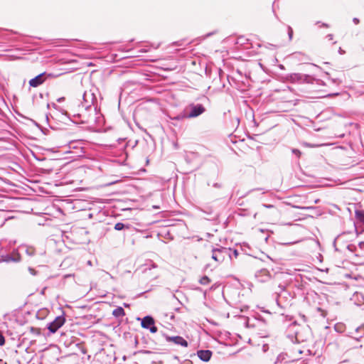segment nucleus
Returning <instances> with one entry per match:
<instances>
[{
	"mask_svg": "<svg viewBox=\"0 0 364 364\" xmlns=\"http://www.w3.org/2000/svg\"><path fill=\"white\" fill-rule=\"evenodd\" d=\"M292 33H293V31H292V29L290 28H289V35L290 38H291V37H292Z\"/></svg>",
	"mask_w": 364,
	"mask_h": 364,
	"instance_id": "a211bd4d",
	"label": "nucleus"
},
{
	"mask_svg": "<svg viewBox=\"0 0 364 364\" xmlns=\"http://www.w3.org/2000/svg\"><path fill=\"white\" fill-rule=\"evenodd\" d=\"M322 26L328 27V25H326V24H322Z\"/></svg>",
	"mask_w": 364,
	"mask_h": 364,
	"instance_id": "aec40b11",
	"label": "nucleus"
},
{
	"mask_svg": "<svg viewBox=\"0 0 364 364\" xmlns=\"http://www.w3.org/2000/svg\"><path fill=\"white\" fill-rule=\"evenodd\" d=\"M112 314L115 317H120V316H124L125 315V312H124V310L123 309V308L117 307V309H115L113 311Z\"/></svg>",
	"mask_w": 364,
	"mask_h": 364,
	"instance_id": "6e6552de",
	"label": "nucleus"
},
{
	"mask_svg": "<svg viewBox=\"0 0 364 364\" xmlns=\"http://www.w3.org/2000/svg\"><path fill=\"white\" fill-rule=\"evenodd\" d=\"M292 152L295 154L298 157L301 156V152L298 149H293Z\"/></svg>",
	"mask_w": 364,
	"mask_h": 364,
	"instance_id": "dca6fc26",
	"label": "nucleus"
},
{
	"mask_svg": "<svg viewBox=\"0 0 364 364\" xmlns=\"http://www.w3.org/2000/svg\"><path fill=\"white\" fill-rule=\"evenodd\" d=\"M197 354L199 358L205 362L210 360L212 356V352L209 350H198Z\"/></svg>",
	"mask_w": 364,
	"mask_h": 364,
	"instance_id": "39448f33",
	"label": "nucleus"
},
{
	"mask_svg": "<svg viewBox=\"0 0 364 364\" xmlns=\"http://www.w3.org/2000/svg\"><path fill=\"white\" fill-rule=\"evenodd\" d=\"M5 343V338L2 333L0 332V346H3Z\"/></svg>",
	"mask_w": 364,
	"mask_h": 364,
	"instance_id": "2eb2a0df",
	"label": "nucleus"
},
{
	"mask_svg": "<svg viewBox=\"0 0 364 364\" xmlns=\"http://www.w3.org/2000/svg\"><path fill=\"white\" fill-rule=\"evenodd\" d=\"M55 77V75L52 73L46 74V73H43L31 79L28 83L31 87H37L42 85L46 81V78H53Z\"/></svg>",
	"mask_w": 364,
	"mask_h": 364,
	"instance_id": "f257e3e1",
	"label": "nucleus"
},
{
	"mask_svg": "<svg viewBox=\"0 0 364 364\" xmlns=\"http://www.w3.org/2000/svg\"><path fill=\"white\" fill-rule=\"evenodd\" d=\"M166 340L168 342L174 343L176 345H180L183 347L188 346V342L181 336H166Z\"/></svg>",
	"mask_w": 364,
	"mask_h": 364,
	"instance_id": "7ed1b4c3",
	"label": "nucleus"
},
{
	"mask_svg": "<svg viewBox=\"0 0 364 364\" xmlns=\"http://www.w3.org/2000/svg\"><path fill=\"white\" fill-rule=\"evenodd\" d=\"M210 282L211 279L207 276L202 277L199 280V283L205 286L208 285Z\"/></svg>",
	"mask_w": 364,
	"mask_h": 364,
	"instance_id": "9d476101",
	"label": "nucleus"
},
{
	"mask_svg": "<svg viewBox=\"0 0 364 364\" xmlns=\"http://www.w3.org/2000/svg\"><path fill=\"white\" fill-rule=\"evenodd\" d=\"M29 254H31V255L33 254V251L29 252Z\"/></svg>",
	"mask_w": 364,
	"mask_h": 364,
	"instance_id": "4be33fe9",
	"label": "nucleus"
},
{
	"mask_svg": "<svg viewBox=\"0 0 364 364\" xmlns=\"http://www.w3.org/2000/svg\"><path fill=\"white\" fill-rule=\"evenodd\" d=\"M124 227H125V225H124L123 223H116V224H115V225H114V229H115L116 230H122V229H124Z\"/></svg>",
	"mask_w": 364,
	"mask_h": 364,
	"instance_id": "9b49d317",
	"label": "nucleus"
},
{
	"mask_svg": "<svg viewBox=\"0 0 364 364\" xmlns=\"http://www.w3.org/2000/svg\"><path fill=\"white\" fill-rule=\"evenodd\" d=\"M149 328H150V331H151V333H156V332H157V331H158L157 327H156V326H154V324L153 326H150Z\"/></svg>",
	"mask_w": 364,
	"mask_h": 364,
	"instance_id": "4468645a",
	"label": "nucleus"
},
{
	"mask_svg": "<svg viewBox=\"0 0 364 364\" xmlns=\"http://www.w3.org/2000/svg\"><path fill=\"white\" fill-rule=\"evenodd\" d=\"M31 331L36 335H40L41 334V330L40 328H34V327H31Z\"/></svg>",
	"mask_w": 364,
	"mask_h": 364,
	"instance_id": "ddd939ff",
	"label": "nucleus"
},
{
	"mask_svg": "<svg viewBox=\"0 0 364 364\" xmlns=\"http://www.w3.org/2000/svg\"><path fill=\"white\" fill-rule=\"evenodd\" d=\"M264 207L265 208H272V209H275L276 212L278 213L279 211L277 210V208L272 205H264Z\"/></svg>",
	"mask_w": 364,
	"mask_h": 364,
	"instance_id": "f3484780",
	"label": "nucleus"
},
{
	"mask_svg": "<svg viewBox=\"0 0 364 364\" xmlns=\"http://www.w3.org/2000/svg\"><path fill=\"white\" fill-rule=\"evenodd\" d=\"M326 38L328 41H332V43H336V41H334V36H333V34H332V33L328 34V35L326 37Z\"/></svg>",
	"mask_w": 364,
	"mask_h": 364,
	"instance_id": "f8f14e48",
	"label": "nucleus"
},
{
	"mask_svg": "<svg viewBox=\"0 0 364 364\" xmlns=\"http://www.w3.org/2000/svg\"><path fill=\"white\" fill-rule=\"evenodd\" d=\"M65 320L62 316H58L53 321L49 323L48 330L54 333H55L65 323Z\"/></svg>",
	"mask_w": 364,
	"mask_h": 364,
	"instance_id": "f03ea898",
	"label": "nucleus"
},
{
	"mask_svg": "<svg viewBox=\"0 0 364 364\" xmlns=\"http://www.w3.org/2000/svg\"><path fill=\"white\" fill-rule=\"evenodd\" d=\"M154 324V319L151 316H145L141 321V326L148 328Z\"/></svg>",
	"mask_w": 364,
	"mask_h": 364,
	"instance_id": "423d86ee",
	"label": "nucleus"
},
{
	"mask_svg": "<svg viewBox=\"0 0 364 364\" xmlns=\"http://www.w3.org/2000/svg\"><path fill=\"white\" fill-rule=\"evenodd\" d=\"M212 258L218 262H222L224 260V256L220 250H215L212 253Z\"/></svg>",
	"mask_w": 364,
	"mask_h": 364,
	"instance_id": "0eeeda50",
	"label": "nucleus"
},
{
	"mask_svg": "<svg viewBox=\"0 0 364 364\" xmlns=\"http://www.w3.org/2000/svg\"><path fill=\"white\" fill-rule=\"evenodd\" d=\"M29 254H31V255L33 254V251L29 252Z\"/></svg>",
	"mask_w": 364,
	"mask_h": 364,
	"instance_id": "412c9836",
	"label": "nucleus"
},
{
	"mask_svg": "<svg viewBox=\"0 0 364 364\" xmlns=\"http://www.w3.org/2000/svg\"><path fill=\"white\" fill-rule=\"evenodd\" d=\"M353 22H354L355 24H358V23H359V19H358L357 18H353Z\"/></svg>",
	"mask_w": 364,
	"mask_h": 364,
	"instance_id": "6ab92c4d",
	"label": "nucleus"
},
{
	"mask_svg": "<svg viewBox=\"0 0 364 364\" xmlns=\"http://www.w3.org/2000/svg\"><path fill=\"white\" fill-rule=\"evenodd\" d=\"M205 108L201 105H198L192 107L191 112L189 113V117H196L203 113Z\"/></svg>",
	"mask_w": 364,
	"mask_h": 364,
	"instance_id": "20e7f679",
	"label": "nucleus"
},
{
	"mask_svg": "<svg viewBox=\"0 0 364 364\" xmlns=\"http://www.w3.org/2000/svg\"><path fill=\"white\" fill-rule=\"evenodd\" d=\"M355 213L356 218L364 225V210H356Z\"/></svg>",
	"mask_w": 364,
	"mask_h": 364,
	"instance_id": "1a4fd4ad",
	"label": "nucleus"
}]
</instances>
